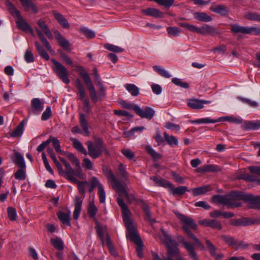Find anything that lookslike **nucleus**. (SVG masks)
Returning a JSON list of instances; mask_svg holds the SVG:
<instances>
[{
  "mask_svg": "<svg viewBox=\"0 0 260 260\" xmlns=\"http://www.w3.org/2000/svg\"><path fill=\"white\" fill-rule=\"evenodd\" d=\"M175 214L180 220L181 222L185 224L182 226L183 231L187 234L189 238L194 241V244H192L186 241H183L182 243L183 244L185 248L187 251L189 256L192 259V260H199V258L197 255V253L194 251V248L195 246L201 247L202 246V243L197 238V237L194 234H193L186 226H188L191 228L195 230L197 228V224L194 221V220L189 217L186 216L185 215L181 214L177 211L175 212Z\"/></svg>",
  "mask_w": 260,
  "mask_h": 260,
  "instance_id": "obj_1",
  "label": "nucleus"
},
{
  "mask_svg": "<svg viewBox=\"0 0 260 260\" xmlns=\"http://www.w3.org/2000/svg\"><path fill=\"white\" fill-rule=\"evenodd\" d=\"M118 203L122 208L123 221L128 232L127 237L131 241L136 244L137 245L136 251L137 255L139 257L142 258L143 257V242L140 237L138 235L135 228L130 218L131 213L122 200H119Z\"/></svg>",
  "mask_w": 260,
  "mask_h": 260,
  "instance_id": "obj_2",
  "label": "nucleus"
},
{
  "mask_svg": "<svg viewBox=\"0 0 260 260\" xmlns=\"http://www.w3.org/2000/svg\"><path fill=\"white\" fill-rule=\"evenodd\" d=\"M245 194L242 192L234 191L225 196L215 195L212 197V201L226 206L228 208H235L241 206L240 201L243 200Z\"/></svg>",
  "mask_w": 260,
  "mask_h": 260,
  "instance_id": "obj_3",
  "label": "nucleus"
},
{
  "mask_svg": "<svg viewBox=\"0 0 260 260\" xmlns=\"http://www.w3.org/2000/svg\"><path fill=\"white\" fill-rule=\"evenodd\" d=\"M103 171L108 181L111 183L112 187L119 196V198L117 199V203L120 207L121 206L118 203V201L121 200L123 202V203H124L122 199L123 197L126 198L127 201L129 202H131L135 200V197L132 194L129 195L128 194L124 186L120 182L117 180L111 170H108L106 169V170H104ZM124 204L125 205L126 207H127L125 203ZM127 208L128 209V208ZM121 209V211H122V208ZM128 210L129 211V209Z\"/></svg>",
  "mask_w": 260,
  "mask_h": 260,
  "instance_id": "obj_4",
  "label": "nucleus"
},
{
  "mask_svg": "<svg viewBox=\"0 0 260 260\" xmlns=\"http://www.w3.org/2000/svg\"><path fill=\"white\" fill-rule=\"evenodd\" d=\"M87 147V154L92 159L99 157L103 152L108 153L106 145L101 139H98L92 142L88 141L86 142Z\"/></svg>",
  "mask_w": 260,
  "mask_h": 260,
  "instance_id": "obj_5",
  "label": "nucleus"
},
{
  "mask_svg": "<svg viewBox=\"0 0 260 260\" xmlns=\"http://www.w3.org/2000/svg\"><path fill=\"white\" fill-rule=\"evenodd\" d=\"M78 71L79 72V74L82 77L84 83L89 90L91 100L93 103L96 102L98 98L96 96V91L89 75L85 72L84 68L82 67H79Z\"/></svg>",
  "mask_w": 260,
  "mask_h": 260,
  "instance_id": "obj_6",
  "label": "nucleus"
},
{
  "mask_svg": "<svg viewBox=\"0 0 260 260\" xmlns=\"http://www.w3.org/2000/svg\"><path fill=\"white\" fill-rule=\"evenodd\" d=\"M53 63L52 70L56 75L66 84H69L70 82L68 78L69 72L67 69L59 61L54 59L51 60Z\"/></svg>",
  "mask_w": 260,
  "mask_h": 260,
  "instance_id": "obj_7",
  "label": "nucleus"
},
{
  "mask_svg": "<svg viewBox=\"0 0 260 260\" xmlns=\"http://www.w3.org/2000/svg\"><path fill=\"white\" fill-rule=\"evenodd\" d=\"M231 31L234 34H251L260 35V28L251 26H243L238 24L231 25Z\"/></svg>",
  "mask_w": 260,
  "mask_h": 260,
  "instance_id": "obj_8",
  "label": "nucleus"
},
{
  "mask_svg": "<svg viewBox=\"0 0 260 260\" xmlns=\"http://www.w3.org/2000/svg\"><path fill=\"white\" fill-rule=\"evenodd\" d=\"M134 110L136 113L141 118L151 119L155 114V111L149 107L141 109L139 106H134Z\"/></svg>",
  "mask_w": 260,
  "mask_h": 260,
  "instance_id": "obj_9",
  "label": "nucleus"
},
{
  "mask_svg": "<svg viewBox=\"0 0 260 260\" xmlns=\"http://www.w3.org/2000/svg\"><path fill=\"white\" fill-rule=\"evenodd\" d=\"M64 167V170L62 167L61 170H58L59 174L60 175L66 178L69 181H72L76 178L75 176L77 175L76 170L74 171L69 163L66 165Z\"/></svg>",
  "mask_w": 260,
  "mask_h": 260,
  "instance_id": "obj_10",
  "label": "nucleus"
},
{
  "mask_svg": "<svg viewBox=\"0 0 260 260\" xmlns=\"http://www.w3.org/2000/svg\"><path fill=\"white\" fill-rule=\"evenodd\" d=\"M244 201L248 202L250 208L260 209V197L245 194Z\"/></svg>",
  "mask_w": 260,
  "mask_h": 260,
  "instance_id": "obj_11",
  "label": "nucleus"
},
{
  "mask_svg": "<svg viewBox=\"0 0 260 260\" xmlns=\"http://www.w3.org/2000/svg\"><path fill=\"white\" fill-rule=\"evenodd\" d=\"M31 112L37 114H40L44 109V102L39 98H34L31 100Z\"/></svg>",
  "mask_w": 260,
  "mask_h": 260,
  "instance_id": "obj_12",
  "label": "nucleus"
},
{
  "mask_svg": "<svg viewBox=\"0 0 260 260\" xmlns=\"http://www.w3.org/2000/svg\"><path fill=\"white\" fill-rule=\"evenodd\" d=\"M16 23L19 29L25 31V32H29L31 35H33L34 31L29 24L23 19L21 15H19L17 17Z\"/></svg>",
  "mask_w": 260,
  "mask_h": 260,
  "instance_id": "obj_13",
  "label": "nucleus"
},
{
  "mask_svg": "<svg viewBox=\"0 0 260 260\" xmlns=\"http://www.w3.org/2000/svg\"><path fill=\"white\" fill-rule=\"evenodd\" d=\"M210 103H211V101H210L200 100L193 99L188 100L187 105L192 109H199L203 108L204 104Z\"/></svg>",
  "mask_w": 260,
  "mask_h": 260,
  "instance_id": "obj_14",
  "label": "nucleus"
},
{
  "mask_svg": "<svg viewBox=\"0 0 260 260\" xmlns=\"http://www.w3.org/2000/svg\"><path fill=\"white\" fill-rule=\"evenodd\" d=\"M25 11L31 10L34 13L39 12L38 6L31 0H19Z\"/></svg>",
  "mask_w": 260,
  "mask_h": 260,
  "instance_id": "obj_15",
  "label": "nucleus"
},
{
  "mask_svg": "<svg viewBox=\"0 0 260 260\" xmlns=\"http://www.w3.org/2000/svg\"><path fill=\"white\" fill-rule=\"evenodd\" d=\"M199 34L202 35L209 34L215 36L218 35L219 32L214 27L209 25H205L199 27Z\"/></svg>",
  "mask_w": 260,
  "mask_h": 260,
  "instance_id": "obj_16",
  "label": "nucleus"
},
{
  "mask_svg": "<svg viewBox=\"0 0 260 260\" xmlns=\"http://www.w3.org/2000/svg\"><path fill=\"white\" fill-rule=\"evenodd\" d=\"M66 156L76 167L77 176H80L82 174V169L80 166L79 160L77 157L71 153H66Z\"/></svg>",
  "mask_w": 260,
  "mask_h": 260,
  "instance_id": "obj_17",
  "label": "nucleus"
},
{
  "mask_svg": "<svg viewBox=\"0 0 260 260\" xmlns=\"http://www.w3.org/2000/svg\"><path fill=\"white\" fill-rule=\"evenodd\" d=\"M37 24L39 26L38 29H40L41 32H43V33L48 39H52L53 37L52 33L48 28L47 25L46 24L45 21L42 19H39L37 21Z\"/></svg>",
  "mask_w": 260,
  "mask_h": 260,
  "instance_id": "obj_18",
  "label": "nucleus"
},
{
  "mask_svg": "<svg viewBox=\"0 0 260 260\" xmlns=\"http://www.w3.org/2000/svg\"><path fill=\"white\" fill-rule=\"evenodd\" d=\"M221 239L230 245H232V246L237 245L239 247H242L243 248H246L248 246L247 244H244L243 243V242L238 243L237 240H236L233 237H230V236H222Z\"/></svg>",
  "mask_w": 260,
  "mask_h": 260,
  "instance_id": "obj_19",
  "label": "nucleus"
},
{
  "mask_svg": "<svg viewBox=\"0 0 260 260\" xmlns=\"http://www.w3.org/2000/svg\"><path fill=\"white\" fill-rule=\"evenodd\" d=\"M142 13L145 14L146 15L154 17L156 18H160L162 17L163 14L159 10L153 8H149L145 10H142Z\"/></svg>",
  "mask_w": 260,
  "mask_h": 260,
  "instance_id": "obj_20",
  "label": "nucleus"
},
{
  "mask_svg": "<svg viewBox=\"0 0 260 260\" xmlns=\"http://www.w3.org/2000/svg\"><path fill=\"white\" fill-rule=\"evenodd\" d=\"M70 216L71 212L70 211H69L67 213L63 212H59L57 213V216L59 220L63 224L68 226H70L71 225Z\"/></svg>",
  "mask_w": 260,
  "mask_h": 260,
  "instance_id": "obj_21",
  "label": "nucleus"
},
{
  "mask_svg": "<svg viewBox=\"0 0 260 260\" xmlns=\"http://www.w3.org/2000/svg\"><path fill=\"white\" fill-rule=\"evenodd\" d=\"M55 37L57 40L59 45L63 48L67 49L69 46V42L64 38L60 33L57 31L55 30L54 31Z\"/></svg>",
  "mask_w": 260,
  "mask_h": 260,
  "instance_id": "obj_22",
  "label": "nucleus"
},
{
  "mask_svg": "<svg viewBox=\"0 0 260 260\" xmlns=\"http://www.w3.org/2000/svg\"><path fill=\"white\" fill-rule=\"evenodd\" d=\"M82 201L78 197H76L75 201V209L73 213L74 219H78L82 208Z\"/></svg>",
  "mask_w": 260,
  "mask_h": 260,
  "instance_id": "obj_23",
  "label": "nucleus"
},
{
  "mask_svg": "<svg viewBox=\"0 0 260 260\" xmlns=\"http://www.w3.org/2000/svg\"><path fill=\"white\" fill-rule=\"evenodd\" d=\"M75 84L78 90V94L79 95V100H83L84 99H86L85 89L81 81L79 79H77L75 81Z\"/></svg>",
  "mask_w": 260,
  "mask_h": 260,
  "instance_id": "obj_24",
  "label": "nucleus"
},
{
  "mask_svg": "<svg viewBox=\"0 0 260 260\" xmlns=\"http://www.w3.org/2000/svg\"><path fill=\"white\" fill-rule=\"evenodd\" d=\"M53 15L58 22L65 28L70 27V24L64 17L61 14L54 12Z\"/></svg>",
  "mask_w": 260,
  "mask_h": 260,
  "instance_id": "obj_25",
  "label": "nucleus"
},
{
  "mask_svg": "<svg viewBox=\"0 0 260 260\" xmlns=\"http://www.w3.org/2000/svg\"><path fill=\"white\" fill-rule=\"evenodd\" d=\"M244 129L246 130H255L260 128V121H246L243 125Z\"/></svg>",
  "mask_w": 260,
  "mask_h": 260,
  "instance_id": "obj_26",
  "label": "nucleus"
},
{
  "mask_svg": "<svg viewBox=\"0 0 260 260\" xmlns=\"http://www.w3.org/2000/svg\"><path fill=\"white\" fill-rule=\"evenodd\" d=\"M210 9L212 12L222 15H226L229 13L228 8L224 5L212 6Z\"/></svg>",
  "mask_w": 260,
  "mask_h": 260,
  "instance_id": "obj_27",
  "label": "nucleus"
},
{
  "mask_svg": "<svg viewBox=\"0 0 260 260\" xmlns=\"http://www.w3.org/2000/svg\"><path fill=\"white\" fill-rule=\"evenodd\" d=\"M142 208L145 213L146 220H148L151 224L155 223L156 221L152 217L148 206L146 204L144 203L142 205Z\"/></svg>",
  "mask_w": 260,
  "mask_h": 260,
  "instance_id": "obj_28",
  "label": "nucleus"
},
{
  "mask_svg": "<svg viewBox=\"0 0 260 260\" xmlns=\"http://www.w3.org/2000/svg\"><path fill=\"white\" fill-rule=\"evenodd\" d=\"M79 122L86 136H89V131L88 129V124L87 121L86 120L85 116L83 113H80Z\"/></svg>",
  "mask_w": 260,
  "mask_h": 260,
  "instance_id": "obj_29",
  "label": "nucleus"
},
{
  "mask_svg": "<svg viewBox=\"0 0 260 260\" xmlns=\"http://www.w3.org/2000/svg\"><path fill=\"white\" fill-rule=\"evenodd\" d=\"M88 184L89 186V192H92L96 187L99 188V186H103L100 182L99 179L94 176L91 177L88 182Z\"/></svg>",
  "mask_w": 260,
  "mask_h": 260,
  "instance_id": "obj_30",
  "label": "nucleus"
},
{
  "mask_svg": "<svg viewBox=\"0 0 260 260\" xmlns=\"http://www.w3.org/2000/svg\"><path fill=\"white\" fill-rule=\"evenodd\" d=\"M71 141L73 143L74 147L81 153L87 155V152L86 149L83 147L82 144L75 138H71Z\"/></svg>",
  "mask_w": 260,
  "mask_h": 260,
  "instance_id": "obj_31",
  "label": "nucleus"
},
{
  "mask_svg": "<svg viewBox=\"0 0 260 260\" xmlns=\"http://www.w3.org/2000/svg\"><path fill=\"white\" fill-rule=\"evenodd\" d=\"M193 16L194 18L203 22H210L212 20V18L211 16L207 15L205 13H199L196 12L193 14Z\"/></svg>",
  "mask_w": 260,
  "mask_h": 260,
  "instance_id": "obj_32",
  "label": "nucleus"
},
{
  "mask_svg": "<svg viewBox=\"0 0 260 260\" xmlns=\"http://www.w3.org/2000/svg\"><path fill=\"white\" fill-rule=\"evenodd\" d=\"M72 182L76 183L78 185V188L79 192L84 196L85 194V188L88 184L86 181H80L77 178H75Z\"/></svg>",
  "mask_w": 260,
  "mask_h": 260,
  "instance_id": "obj_33",
  "label": "nucleus"
},
{
  "mask_svg": "<svg viewBox=\"0 0 260 260\" xmlns=\"http://www.w3.org/2000/svg\"><path fill=\"white\" fill-rule=\"evenodd\" d=\"M161 235H160V240L167 246L172 244L174 241L171 237L164 230L161 229Z\"/></svg>",
  "mask_w": 260,
  "mask_h": 260,
  "instance_id": "obj_34",
  "label": "nucleus"
},
{
  "mask_svg": "<svg viewBox=\"0 0 260 260\" xmlns=\"http://www.w3.org/2000/svg\"><path fill=\"white\" fill-rule=\"evenodd\" d=\"M23 131L24 123L23 121H21L16 128L10 133V136L13 138L20 137L22 135Z\"/></svg>",
  "mask_w": 260,
  "mask_h": 260,
  "instance_id": "obj_35",
  "label": "nucleus"
},
{
  "mask_svg": "<svg viewBox=\"0 0 260 260\" xmlns=\"http://www.w3.org/2000/svg\"><path fill=\"white\" fill-rule=\"evenodd\" d=\"M210 190V187L209 185L203 186L193 188L192 192L194 196H198L204 194Z\"/></svg>",
  "mask_w": 260,
  "mask_h": 260,
  "instance_id": "obj_36",
  "label": "nucleus"
},
{
  "mask_svg": "<svg viewBox=\"0 0 260 260\" xmlns=\"http://www.w3.org/2000/svg\"><path fill=\"white\" fill-rule=\"evenodd\" d=\"M218 122H219V120H217V119H211L209 117L203 118L190 121V123L195 124L215 123Z\"/></svg>",
  "mask_w": 260,
  "mask_h": 260,
  "instance_id": "obj_37",
  "label": "nucleus"
},
{
  "mask_svg": "<svg viewBox=\"0 0 260 260\" xmlns=\"http://www.w3.org/2000/svg\"><path fill=\"white\" fill-rule=\"evenodd\" d=\"M50 242L55 248L58 250H62L64 248V244L62 240L58 238H51Z\"/></svg>",
  "mask_w": 260,
  "mask_h": 260,
  "instance_id": "obj_38",
  "label": "nucleus"
},
{
  "mask_svg": "<svg viewBox=\"0 0 260 260\" xmlns=\"http://www.w3.org/2000/svg\"><path fill=\"white\" fill-rule=\"evenodd\" d=\"M145 149L154 159L157 160L161 158V155L155 151L150 145H146Z\"/></svg>",
  "mask_w": 260,
  "mask_h": 260,
  "instance_id": "obj_39",
  "label": "nucleus"
},
{
  "mask_svg": "<svg viewBox=\"0 0 260 260\" xmlns=\"http://www.w3.org/2000/svg\"><path fill=\"white\" fill-rule=\"evenodd\" d=\"M13 161L15 164H17L19 168H25L24 158L19 153L16 152L15 153Z\"/></svg>",
  "mask_w": 260,
  "mask_h": 260,
  "instance_id": "obj_40",
  "label": "nucleus"
},
{
  "mask_svg": "<svg viewBox=\"0 0 260 260\" xmlns=\"http://www.w3.org/2000/svg\"><path fill=\"white\" fill-rule=\"evenodd\" d=\"M48 140L50 141V143L52 142L53 147L57 152L65 154V152L61 150L59 141L57 138L50 136Z\"/></svg>",
  "mask_w": 260,
  "mask_h": 260,
  "instance_id": "obj_41",
  "label": "nucleus"
},
{
  "mask_svg": "<svg viewBox=\"0 0 260 260\" xmlns=\"http://www.w3.org/2000/svg\"><path fill=\"white\" fill-rule=\"evenodd\" d=\"M244 17L248 20L260 22V13H258L249 12L244 15Z\"/></svg>",
  "mask_w": 260,
  "mask_h": 260,
  "instance_id": "obj_42",
  "label": "nucleus"
},
{
  "mask_svg": "<svg viewBox=\"0 0 260 260\" xmlns=\"http://www.w3.org/2000/svg\"><path fill=\"white\" fill-rule=\"evenodd\" d=\"M6 6L7 7L10 13L16 17L20 15V12L16 9L14 5L10 2L7 1L6 2Z\"/></svg>",
  "mask_w": 260,
  "mask_h": 260,
  "instance_id": "obj_43",
  "label": "nucleus"
},
{
  "mask_svg": "<svg viewBox=\"0 0 260 260\" xmlns=\"http://www.w3.org/2000/svg\"><path fill=\"white\" fill-rule=\"evenodd\" d=\"M153 68L155 72L166 78H169L172 76L168 71L161 68L160 66H154Z\"/></svg>",
  "mask_w": 260,
  "mask_h": 260,
  "instance_id": "obj_44",
  "label": "nucleus"
},
{
  "mask_svg": "<svg viewBox=\"0 0 260 260\" xmlns=\"http://www.w3.org/2000/svg\"><path fill=\"white\" fill-rule=\"evenodd\" d=\"M164 135L166 141L167 142L169 145L172 147L178 145V140L174 136H170L167 133H164Z\"/></svg>",
  "mask_w": 260,
  "mask_h": 260,
  "instance_id": "obj_45",
  "label": "nucleus"
},
{
  "mask_svg": "<svg viewBox=\"0 0 260 260\" xmlns=\"http://www.w3.org/2000/svg\"><path fill=\"white\" fill-rule=\"evenodd\" d=\"M126 90L133 96H137L139 94V89L135 85L133 84H126L125 85Z\"/></svg>",
  "mask_w": 260,
  "mask_h": 260,
  "instance_id": "obj_46",
  "label": "nucleus"
},
{
  "mask_svg": "<svg viewBox=\"0 0 260 260\" xmlns=\"http://www.w3.org/2000/svg\"><path fill=\"white\" fill-rule=\"evenodd\" d=\"M171 191L174 196L181 195L187 191V187L184 186H180L178 187L174 188L173 185Z\"/></svg>",
  "mask_w": 260,
  "mask_h": 260,
  "instance_id": "obj_47",
  "label": "nucleus"
},
{
  "mask_svg": "<svg viewBox=\"0 0 260 260\" xmlns=\"http://www.w3.org/2000/svg\"><path fill=\"white\" fill-rule=\"evenodd\" d=\"M98 211V209L95 206L93 202H90L89 203L87 210V213L88 215L91 218H94L96 215Z\"/></svg>",
  "mask_w": 260,
  "mask_h": 260,
  "instance_id": "obj_48",
  "label": "nucleus"
},
{
  "mask_svg": "<svg viewBox=\"0 0 260 260\" xmlns=\"http://www.w3.org/2000/svg\"><path fill=\"white\" fill-rule=\"evenodd\" d=\"M219 122L221 121H228L232 123L240 124L242 123V120L234 116L221 117L217 119Z\"/></svg>",
  "mask_w": 260,
  "mask_h": 260,
  "instance_id": "obj_49",
  "label": "nucleus"
},
{
  "mask_svg": "<svg viewBox=\"0 0 260 260\" xmlns=\"http://www.w3.org/2000/svg\"><path fill=\"white\" fill-rule=\"evenodd\" d=\"M15 178L19 180H24L26 178L25 168H19L15 173Z\"/></svg>",
  "mask_w": 260,
  "mask_h": 260,
  "instance_id": "obj_50",
  "label": "nucleus"
},
{
  "mask_svg": "<svg viewBox=\"0 0 260 260\" xmlns=\"http://www.w3.org/2000/svg\"><path fill=\"white\" fill-rule=\"evenodd\" d=\"M237 99L242 103L248 104L251 107L256 108L258 106V103L257 102L252 101L249 99L241 96L238 97Z\"/></svg>",
  "mask_w": 260,
  "mask_h": 260,
  "instance_id": "obj_51",
  "label": "nucleus"
},
{
  "mask_svg": "<svg viewBox=\"0 0 260 260\" xmlns=\"http://www.w3.org/2000/svg\"><path fill=\"white\" fill-rule=\"evenodd\" d=\"M8 216L10 220L15 221L17 219V215L14 208L9 207L7 208Z\"/></svg>",
  "mask_w": 260,
  "mask_h": 260,
  "instance_id": "obj_52",
  "label": "nucleus"
},
{
  "mask_svg": "<svg viewBox=\"0 0 260 260\" xmlns=\"http://www.w3.org/2000/svg\"><path fill=\"white\" fill-rule=\"evenodd\" d=\"M104 47L109 51L116 53L123 51V49L113 44H106L104 45Z\"/></svg>",
  "mask_w": 260,
  "mask_h": 260,
  "instance_id": "obj_53",
  "label": "nucleus"
},
{
  "mask_svg": "<svg viewBox=\"0 0 260 260\" xmlns=\"http://www.w3.org/2000/svg\"><path fill=\"white\" fill-rule=\"evenodd\" d=\"M172 82L177 86L182 87L183 88H188L189 85L187 83L183 82L181 79L177 78H173Z\"/></svg>",
  "mask_w": 260,
  "mask_h": 260,
  "instance_id": "obj_54",
  "label": "nucleus"
},
{
  "mask_svg": "<svg viewBox=\"0 0 260 260\" xmlns=\"http://www.w3.org/2000/svg\"><path fill=\"white\" fill-rule=\"evenodd\" d=\"M145 129L144 126H137L132 128L129 131L124 132V135L126 137L132 136L136 132H142L143 130Z\"/></svg>",
  "mask_w": 260,
  "mask_h": 260,
  "instance_id": "obj_55",
  "label": "nucleus"
},
{
  "mask_svg": "<svg viewBox=\"0 0 260 260\" xmlns=\"http://www.w3.org/2000/svg\"><path fill=\"white\" fill-rule=\"evenodd\" d=\"M167 30L169 35L172 37L179 36L181 32L180 28L177 27H168Z\"/></svg>",
  "mask_w": 260,
  "mask_h": 260,
  "instance_id": "obj_56",
  "label": "nucleus"
},
{
  "mask_svg": "<svg viewBox=\"0 0 260 260\" xmlns=\"http://www.w3.org/2000/svg\"><path fill=\"white\" fill-rule=\"evenodd\" d=\"M154 180L156 182L159 183V184L161 186L169 188L171 190L172 188L173 187V184L169 181H167L161 179H158L157 178H154Z\"/></svg>",
  "mask_w": 260,
  "mask_h": 260,
  "instance_id": "obj_57",
  "label": "nucleus"
},
{
  "mask_svg": "<svg viewBox=\"0 0 260 260\" xmlns=\"http://www.w3.org/2000/svg\"><path fill=\"white\" fill-rule=\"evenodd\" d=\"M81 31L88 39H92L95 37V33L91 30L85 27H82L80 28Z\"/></svg>",
  "mask_w": 260,
  "mask_h": 260,
  "instance_id": "obj_58",
  "label": "nucleus"
},
{
  "mask_svg": "<svg viewBox=\"0 0 260 260\" xmlns=\"http://www.w3.org/2000/svg\"><path fill=\"white\" fill-rule=\"evenodd\" d=\"M168 248V252L171 255H174L178 253L179 251L178 248L175 246L174 242L170 245L166 246Z\"/></svg>",
  "mask_w": 260,
  "mask_h": 260,
  "instance_id": "obj_59",
  "label": "nucleus"
},
{
  "mask_svg": "<svg viewBox=\"0 0 260 260\" xmlns=\"http://www.w3.org/2000/svg\"><path fill=\"white\" fill-rule=\"evenodd\" d=\"M205 172H216L220 171V168L216 165H204Z\"/></svg>",
  "mask_w": 260,
  "mask_h": 260,
  "instance_id": "obj_60",
  "label": "nucleus"
},
{
  "mask_svg": "<svg viewBox=\"0 0 260 260\" xmlns=\"http://www.w3.org/2000/svg\"><path fill=\"white\" fill-rule=\"evenodd\" d=\"M122 153L128 159L132 160L135 157V154L131 150L123 148L121 150Z\"/></svg>",
  "mask_w": 260,
  "mask_h": 260,
  "instance_id": "obj_61",
  "label": "nucleus"
},
{
  "mask_svg": "<svg viewBox=\"0 0 260 260\" xmlns=\"http://www.w3.org/2000/svg\"><path fill=\"white\" fill-rule=\"evenodd\" d=\"M51 115L52 111L51 108L47 107L42 115L41 119L44 121L47 120L51 117Z\"/></svg>",
  "mask_w": 260,
  "mask_h": 260,
  "instance_id": "obj_62",
  "label": "nucleus"
},
{
  "mask_svg": "<svg viewBox=\"0 0 260 260\" xmlns=\"http://www.w3.org/2000/svg\"><path fill=\"white\" fill-rule=\"evenodd\" d=\"M209 227L217 230H221L222 229L220 222L216 219H211Z\"/></svg>",
  "mask_w": 260,
  "mask_h": 260,
  "instance_id": "obj_63",
  "label": "nucleus"
},
{
  "mask_svg": "<svg viewBox=\"0 0 260 260\" xmlns=\"http://www.w3.org/2000/svg\"><path fill=\"white\" fill-rule=\"evenodd\" d=\"M98 194L99 196L100 202L101 203H104L105 202L106 195L103 186H99L98 188Z\"/></svg>",
  "mask_w": 260,
  "mask_h": 260,
  "instance_id": "obj_64",
  "label": "nucleus"
}]
</instances>
